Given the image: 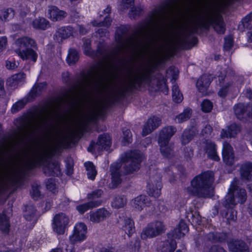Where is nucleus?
<instances>
[{
    "label": "nucleus",
    "instance_id": "nucleus-61",
    "mask_svg": "<svg viewBox=\"0 0 252 252\" xmlns=\"http://www.w3.org/2000/svg\"><path fill=\"white\" fill-rule=\"evenodd\" d=\"M228 86H225V87L222 88L219 92V95L221 97H224L226 95L227 93V88Z\"/></svg>",
    "mask_w": 252,
    "mask_h": 252
},
{
    "label": "nucleus",
    "instance_id": "nucleus-4",
    "mask_svg": "<svg viewBox=\"0 0 252 252\" xmlns=\"http://www.w3.org/2000/svg\"><path fill=\"white\" fill-rule=\"evenodd\" d=\"M14 45L15 53L22 60H30L34 62L36 61L37 54L31 49L35 46L33 39L28 37H21L15 41Z\"/></svg>",
    "mask_w": 252,
    "mask_h": 252
},
{
    "label": "nucleus",
    "instance_id": "nucleus-3",
    "mask_svg": "<svg viewBox=\"0 0 252 252\" xmlns=\"http://www.w3.org/2000/svg\"><path fill=\"white\" fill-rule=\"evenodd\" d=\"M214 176L212 172L203 173L193 178L190 186L187 189L188 192L194 195L210 197L214 193Z\"/></svg>",
    "mask_w": 252,
    "mask_h": 252
},
{
    "label": "nucleus",
    "instance_id": "nucleus-47",
    "mask_svg": "<svg viewBox=\"0 0 252 252\" xmlns=\"http://www.w3.org/2000/svg\"><path fill=\"white\" fill-rule=\"evenodd\" d=\"M134 0H122L118 5L119 9L123 11L131 7L134 4Z\"/></svg>",
    "mask_w": 252,
    "mask_h": 252
},
{
    "label": "nucleus",
    "instance_id": "nucleus-41",
    "mask_svg": "<svg viewBox=\"0 0 252 252\" xmlns=\"http://www.w3.org/2000/svg\"><path fill=\"white\" fill-rule=\"evenodd\" d=\"M176 247L175 241L172 240L170 243L166 242L163 243L160 249V252H173Z\"/></svg>",
    "mask_w": 252,
    "mask_h": 252
},
{
    "label": "nucleus",
    "instance_id": "nucleus-31",
    "mask_svg": "<svg viewBox=\"0 0 252 252\" xmlns=\"http://www.w3.org/2000/svg\"><path fill=\"white\" fill-rule=\"evenodd\" d=\"M209 75L205 74L202 75L196 82V87L201 91L203 88H206L209 85L211 81Z\"/></svg>",
    "mask_w": 252,
    "mask_h": 252
},
{
    "label": "nucleus",
    "instance_id": "nucleus-38",
    "mask_svg": "<svg viewBox=\"0 0 252 252\" xmlns=\"http://www.w3.org/2000/svg\"><path fill=\"white\" fill-rule=\"evenodd\" d=\"M214 29L219 34L224 33L225 29L221 18H218L214 22Z\"/></svg>",
    "mask_w": 252,
    "mask_h": 252
},
{
    "label": "nucleus",
    "instance_id": "nucleus-50",
    "mask_svg": "<svg viewBox=\"0 0 252 252\" xmlns=\"http://www.w3.org/2000/svg\"><path fill=\"white\" fill-rule=\"evenodd\" d=\"M26 103L23 100H20L14 104L11 108V112L13 113H16L22 109L25 105Z\"/></svg>",
    "mask_w": 252,
    "mask_h": 252
},
{
    "label": "nucleus",
    "instance_id": "nucleus-59",
    "mask_svg": "<svg viewBox=\"0 0 252 252\" xmlns=\"http://www.w3.org/2000/svg\"><path fill=\"white\" fill-rule=\"evenodd\" d=\"M90 41L89 40L86 41V43H84V52L86 55H89L90 52Z\"/></svg>",
    "mask_w": 252,
    "mask_h": 252
},
{
    "label": "nucleus",
    "instance_id": "nucleus-60",
    "mask_svg": "<svg viewBox=\"0 0 252 252\" xmlns=\"http://www.w3.org/2000/svg\"><path fill=\"white\" fill-rule=\"evenodd\" d=\"M7 43V39L5 37L0 38V50H2L6 46Z\"/></svg>",
    "mask_w": 252,
    "mask_h": 252
},
{
    "label": "nucleus",
    "instance_id": "nucleus-27",
    "mask_svg": "<svg viewBox=\"0 0 252 252\" xmlns=\"http://www.w3.org/2000/svg\"><path fill=\"white\" fill-rule=\"evenodd\" d=\"M209 17L202 11L199 10L195 18V22L196 25L199 27H204L208 20Z\"/></svg>",
    "mask_w": 252,
    "mask_h": 252
},
{
    "label": "nucleus",
    "instance_id": "nucleus-64",
    "mask_svg": "<svg viewBox=\"0 0 252 252\" xmlns=\"http://www.w3.org/2000/svg\"><path fill=\"white\" fill-rule=\"evenodd\" d=\"M211 252H225V250L221 247H213Z\"/></svg>",
    "mask_w": 252,
    "mask_h": 252
},
{
    "label": "nucleus",
    "instance_id": "nucleus-32",
    "mask_svg": "<svg viewBox=\"0 0 252 252\" xmlns=\"http://www.w3.org/2000/svg\"><path fill=\"white\" fill-rule=\"evenodd\" d=\"M33 27L35 29L44 30L49 25V22L44 18H38L32 22Z\"/></svg>",
    "mask_w": 252,
    "mask_h": 252
},
{
    "label": "nucleus",
    "instance_id": "nucleus-24",
    "mask_svg": "<svg viewBox=\"0 0 252 252\" xmlns=\"http://www.w3.org/2000/svg\"><path fill=\"white\" fill-rule=\"evenodd\" d=\"M95 116V114L93 112L91 114H84L82 115L79 120L80 129L83 131L87 124L91 121Z\"/></svg>",
    "mask_w": 252,
    "mask_h": 252
},
{
    "label": "nucleus",
    "instance_id": "nucleus-44",
    "mask_svg": "<svg viewBox=\"0 0 252 252\" xmlns=\"http://www.w3.org/2000/svg\"><path fill=\"white\" fill-rule=\"evenodd\" d=\"M194 135V128L191 129H186L184 132L182 136V142L184 144H186L189 142Z\"/></svg>",
    "mask_w": 252,
    "mask_h": 252
},
{
    "label": "nucleus",
    "instance_id": "nucleus-30",
    "mask_svg": "<svg viewBox=\"0 0 252 252\" xmlns=\"http://www.w3.org/2000/svg\"><path fill=\"white\" fill-rule=\"evenodd\" d=\"M126 204V199L124 196H118L114 198L111 203V206L115 209L124 207Z\"/></svg>",
    "mask_w": 252,
    "mask_h": 252
},
{
    "label": "nucleus",
    "instance_id": "nucleus-34",
    "mask_svg": "<svg viewBox=\"0 0 252 252\" xmlns=\"http://www.w3.org/2000/svg\"><path fill=\"white\" fill-rule=\"evenodd\" d=\"M101 147L105 150H108L111 145V139L108 135H103L99 137L97 141Z\"/></svg>",
    "mask_w": 252,
    "mask_h": 252
},
{
    "label": "nucleus",
    "instance_id": "nucleus-58",
    "mask_svg": "<svg viewBox=\"0 0 252 252\" xmlns=\"http://www.w3.org/2000/svg\"><path fill=\"white\" fill-rule=\"evenodd\" d=\"M46 186L47 189L52 191H54L56 188L55 184H53L52 180H49L47 183Z\"/></svg>",
    "mask_w": 252,
    "mask_h": 252
},
{
    "label": "nucleus",
    "instance_id": "nucleus-23",
    "mask_svg": "<svg viewBox=\"0 0 252 252\" xmlns=\"http://www.w3.org/2000/svg\"><path fill=\"white\" fill-rule=\"evenodd\" d=\"M59 36L62 38H66L71 36H75L77 34V30L74 31L72 27H67L60 29L58 31Z\"/></svg>",
    "mask_w": 252,
    "mask_h": 252
},
{
    "label": "nucleus",
    "instance_id": "nucleus-37",
    "mask_svg": "<svg viewBox=\"0 0 252 252\" xmlns=\"http://www.w3.org/2000/svg\"><path fill=\"white\" fill-rule=\"evenodd\" d=\"M172 98L176 103H180L183 99V96L177 85H173L172 87Z\"/></svg>",
    "mask_w": 252,
    "mask_h": 252
},
{
    "label": "nucleus",
    "instance_id": "nucleus-54",
    "mask_svg": "<svg viewBox=\"0 0 252 252\" xmlns=\"http://www.w3.org/2000/svg\"><path fill=\"white\" fill-rule=\"evenodd\" d=\"M233 44V41L231 36H229L225 38L224 47L226 50L230 49Z\"/></svg>",
    "mask_w": 252,
    "mask_h": 252
},
{
    "label": "nucleus",
    "instance_id": "nucleus-29",
    "mask_svg": "<svg viewBox=\"0 0 252 252\" xmlns=\"http://www.w3.org/2000/svg\"><path fill=\"white\" fill-rule=\"evenodd\" d=\"M189 231V228L185 222L181 220L175 229V234L178 237H181Z\"/></svg>",
    "mask_w": 252,
    "mask_h": 252
},
{
    "label": "nucleus",
    "instance_id": "nucleus-1",
    "mask_svg": "<svg viewBox=\"0 0 252 252\" xmlns=\"http://www.w3.org/2000/svg\"><path fill=\"white\" fill-rule=\"evenodd\" d=\"M166 16L162 8L155 10L151 16L149 27L140 33V37H136L126 45L135 50H146L150 48L152 41L160 36L163 30Z\"/></svg>",
    "mask_w": 252,
    "mask_h": 252
},
{
    "label": "nucleus",
    "instance_id": "nucleus-13",
    "mask_svg": "<svg viewBox=\"0 0 252 252\" xmlns=\"http://www.w3.org/2000/svg\"><path fill=\"white\" fill-rule=\"evenodd\" d=\"M201 147L205 152L208 156L214 160L219 159V157L217 155L215 144L211 141L205 140L201 144Z\"/></svg>",
    "mask_w": 252,
    "mask_h": 252
},
{
    "label": "nucleus",
    "instance_id": "nucleus-22",
    "mask_svg": "<svg viewBox=\"0 0 252 252\" xmlns=\"http://www.w3.org/2000/svg\"><path fill=\"white\" fill-rule=\"evenodd\" d=\"M111 11V8L110 6H107L103 11V13H104V20L103 22H101L99 23H97L96 21H94L93 22V24L94 26H99V27H107L109 26L111 24V20L110 17L108 16V15L110 13Z\"/></svg>",
    "mask_w": 252,
    "mask_h": 252
},
{
    "label": "nucleus",
    "instance_id": "nucleus-55",
    "mask_svg": "<svg viewBox=\"0 0 252 252\" xmlns=\"http://www.w3.org/2000/svg\"><path fill=\"white\" fill-rule=\"evenodd\" d=\"M31 194L33 199H37L40 196V191L38 187L33 186L31 191Z\"/></svg>",
    "mask_w": 252,
    "mask_h": 252
},
{
    "label": "nucleus",
    "instance_id": "nucleus-35",
    "mask_svg": "<svg viewBox=\"0 0 252 252\" xmlns=\"http://www.w3.org/2000/svg\"><path fill=\"white\" fill-rule=\"evenodd\" d=\"M101 76L98 70H97L95 73L91 75L90 78H89L87 82L88 85L97 86L101 79Z\"/></svg>",
    "mask_w": 252,
    "mask_h": 252
},
{
    "label": "nucleus",
    "instance_id": "nucleus-33",
    "mask_svg": "<svg viewBox=\"0 0 252 252\" xmlns=\"http://www.w3.org/2000/svg\"><path fill=\"white\" fill-rule=\"evenodd\" d=\"M44 172L48 175H58L60 172V167L58 164L50 163L44 169Z\"/></svg>",
    "mask_w": 252,
    "mask_h": 252
},
{
    "label": "nucleus",
    "instance_id": "nucleus-20",
    "mask_svg": "<svg viewBox=\"0 0 252 252\" xmlns=\"http://www.w3.org/2000/svg\"><path fill=\"white\" fill-rule=\"evenodd\" d=\"M250 106L246 107L243 104H239L234 107V112L237 118L239 119H243L248 115V111L250 110ZM249 116L250 115L249 114Z\"/></svg>",
    "mask_w": 252,
    "mask_h": 252
},
{
    "label": "nucleus",
    "instance_id": "nucleus-2",
    "mask_svg": "<svg viewBox=\"0 0 252 252\" xmlns=\"http://www.w3.org/2000/svg\"><path fill=\"white\" fill-rule=\"evenodd\" d=\"M143 158V155L139 152H130L126 153L122 157V165L119 163L112 164L110 167L112 181L109 185L110 187L115 188L121 183L120 168L122 165L125 168L126 173H131L139 169L140 162Z\"/></svg>",
    "mask_w": 252,
    "mask_h": 252
},
{
    "label": "nucleus",
    "instance_id": "nucleus-11",
    "mask_svg": "<svg viewBox=\"0 0 252 252\" xmlns=\"http://www.w3.org/2000/svg\"><path fill=\"white\" fill-rule=\"evenodd\" d=\"M222 155L223 160L227 165H232L236 160L233 148L228 143L224 142L223 144Z\"/></svg>",
    "mask_w": 252,
    "mask_h": 252
},
{
    "label": "nucleus",
    "instance_id": "nucleus-17",
    "mask_svg": "<svg viewBox=\"0 0 252 252\" xmlns=\"http://www.w3.org/2000/svg\"><path fill=\"white\" fill-rule=\"evenodd\" d=\"M131 206L137 211H141L146 206H148L150 202L148 197L144 195H140L131 201Z\"/></svg>",
    "mask_w": 252,
    "mask_h": 252
},
{
    "label": "nucleus",
    "instance_id": "nucleus-28",
    "mask_svg": "<svg viewBox=\"0 0 252 252\" xmlns=\"http://www.w3.org/2000/svg\"><path fill=\"white\" fill-rule=\"evenodd\" d=\"M84 165L88 178L92 180H94L97 174V171L94 164L91 161H88L84 163Z\"/></svg>",
    "mask_w": 252,
    "mask_h": 252
},
{
    "label": "nucleus",
    "instance_id": "nucleus-16",
    "mask_svg": "<svg viewBox=\"0 0 252 252\" xmlns=\"http://www.w3.org/2000/svg\"><path fill=\"white\" fill-rule=\"evenodd\" d=\"M161 123V121L158 117H153L149 119L144 125L142 135L145 136L151 133L154 129L158 127Z\"/></svg>",
    "mask_w": 252,
    "mask_h": 252
},
{
    "label": "nucleus",
    "instance_id": "nucleus-36",
    "mask_svg": "<svg viewBox=\"0 0 252 252\" xmlns=\"http://www.w3.org/2000/svg\"><path fill=\"white\" fill-rule=\"evenodd\" d=\"M79 56L77 51L73 49L69 50L67 62L70 65L75 63L78 60Z\"/></svg>",
    "mask_w": 252,
    "mask_h": 252
},
{
    "label": "nucleus",
    "instance_id": "nucleus-14",
    "mask_svg": "<svg viewBox=\"0 0 252 252\" xmlns=\"http://www.w3.org/2000/svg\"><path fill=\"white\" fill-rule=\"evenodd\" d=\"M49 116L44 114L39 116L34 122L32 128L35 131H42L47 128Z\"/></svg>",
    "mask_w": 252,
    "mask_h": 252
},
{
    "label": "nucleus",
    "instance_id": "nucleus-8",
    "mask_svg": "<svg viewBox=\"0 0 252 252\" xmlns=\"http://www.w3.org/2000/svg\"><path fill=\"white\" fill-rule=\"evenodd\" d=\"M164 231V226L161 221H156L149 224L141 233L143 239L155 237Z\"/></svg>",
    "mask_w": 252,
    "mask_h": 252
},
{
    "label": "nucleus",
    "instance_id": "nucleus-6",
    "mask_svg": "<svg viewBox=\"0 0 252 252\" xmlns=\"http://www.w3.org/2000/svg\"><path fill=\"white\" fill-rule=\"evenodd\" d=\"M176 129L173 126L164 127L159 133L158 143L161 154L164 157H169L173 152V147L169 143L170 138L174 135Z\"/></svg>",
    "mask_w": 252,
    "mask_h": 252
},
{
    "label": "nucleus",
    "instance_id": "nucleus-52",
    "mask_svg": "<svg viewBox=\"0 0 252 252\" xmlns=\"http://www.w3.org/2000/svg\"><path fill=\"white\" fill-rule=\"evenodd\" d=\"M123 142L124 144L129 143L131 142V133L129 130L126 129L123 132Z\"/></svg>",
    "mask_w": 252,
    "mask_h": 252
},
{
    "label": "nucleus",
    "instance_id": "nucleus-46",
    "mask_svg": "<svg viewBox=\"0 0 252 252\" xmlns=\"http://www.w3.org/2000/svg\"><path fill=\"white\" fill-rule=\"evenodd\" d=\"M14 15V11L12 9H7L0 12V19L4 21L8 20L12 18Z\"/></svg>",
    "mask_w": 252,
    "mask_h": 252
},
{
    "label": "nucleus",
    "instance_id": "nucleus-12",
    "mask_svg": "<svg viewBox=\"0 0 252 252\" xmlns=\"http://www.w3.org/2000/svg\"><path fill=\"white\" fill-rule=\"evenodd\" d=\"M111 213L105 208L97 209L90 213V220L94 223H98L108 219Z\"/></svg>",
    "mask_w": 252,
    "mask_h": 252
},
{
    "label": "nucleus",
    "instance_id": "nucleus-53",
    "mask_svg": "<svg viewBox=\"0 0 252 252\" xmlns=\"http://www.w3.org/2000/svg\"><path fill=\"white\" fill-rule=\"evenodd\" d=\"M252 14L250 13L242 19L241 24L244 28H247L249 26L252 20Z\"/></svg>",
    "mask_w": 252,
    "mask_h": 252
},
{
    "label": "nucleus",
    "instance_id": "nucleus-48",
    "mask_svg": "<svg viewBox=\"0 0 252 252\" xmlns=\"http://www.w3.org/2000/svg\"><path fill=\"white\" fill-rule=\"evenodd\" d=\"M191 115V109H186L181 114H180L177 119L179 123L183 122L189 119Z\"/></svg>",
    "mask_w": 252,
    "mask_h": 252
},
{
    "label": "nucleus",
    "instance_id": "nucleus-15",
    "mask_svg": "<svg viewBox=\"0 0 252 252\" xmlns=\"http://www.w3.org/2000/svg\"><path fill=\"white\" fill-rule=\"evenodd\" d=\"M66 13L55 6H50L47 10V17L53 21L61 20L65 17Z\"/></svg>",
    "mask_w": 252,
    "mask_h": 252
},
{
    "label": "nucleus",
    "instance_id": "nucleus-57",
    "mask_svg": "<svg viewBox=\"0 0 252 252\" xmlns=\"http://www.w3.org/2000/svg\"><path fill=\"white\" fill-rule=\"evenodd\" d=\"M10 179V174L8 171H6L3 175H1V180L3 183L5 184Z\"/></svg>",
    "mask_w": 252,
    "mask_h": 252
},
{
    "label": "nucleus",
    "instance_id": "nucleus-25",
    "mask_svg": "<svg viewBox=\"0 0 252 252\" xmlns=\"http://www.w3.org/2000/svg\"><path fill=\"white\" fill-rule=\"evenodd\" d=\"M100 203V201H97L95 202L91 201L83 204L77 205L76 207V209L79 213L83 214L91 208L97 206L99 205Z\"/></svg>",
    "mask_w": 252,
    "mask_h": 252
},
{
    "label": "nucleus",
    "instance_id": "nucleus-26",
    "mask_svg": "<svg viewBox=\"0 0 252 252\" xmlns=\"http://www.w3.org/2000/svg\"><path fill=\"white\" fill-rule=\"evenodd\" d=\"M241 174L243 178L252 180V163H246L241 167Z\"/></svg>",
    "mask_w": 252,
    "mask_h": 252
},
{
    "label": "nucleus",
    "instance_id": "nucleus-62",
    "mask_svg": "<svg viewBox=\"0 0 252 252\" xmlns=\"http://www.w3.org/2000/svg\"><path fill=\"white\" fill-rule=\"evenodd\" d=\"M16 66V63L15 62H12L11 61H7L6 62V67L7 69H12Z\"/></svg>",
    "mask_w": 252,
    "mask_h": 252
},
{
    "label": "nucleus",
    "instance_id": "nucleus-56",
    "mask_svg": "<svg viewBox=\"0 0 252 252\" xmlns=\"http://www.w3.org/2000/svg\"><path fill=\"white\" fill-rule=\"evenodd\" d=\"M102 193L103 191L101 190H96L94 191L92 194H90L89 198L92 199H95L100 197L102 194Z\"/></svg>",
    "mask_w": 252,
    "mask_h": 252
},
{
    "label": "nucleus",
    "instance_id": "nucleus-63",
    "mask_svg": "<svg viewBox=\"0 0 252 252\" xmlns=\"http://www.w3.org/2000/svg\"><path fill=\"white\" fill-rule=\"evenodd\" d=\"M212 131V127L210 126H206L205 128L202 130V134H210Z\"/></svg>",
    "mask_w": 252,
    "mask_h": 252
},
{
    "label": "nucleus",
    "instance_id": "nucleus-51",
    "mask_svg": "<svg viewBox=\"0 0 252 252\" xmlns=\"http://www.w3.org/2000/svg\"><path fill=\"white\" fill-rule=\"evenodd\" d=\"M213 107V104L211 101L208 100H204L201 104L202 110L204 112H210Z\"/></svg>",
    "mask_w": 252,
    "mask_h": 252
},
{
    "label": "nucleus",
    "instance_id": "nucleus-5",
    "mask_svg": "<svg viewBox=\"0 0 252 252\" xmlns=\"http://www.w3.org/2000/svg\"><path fill=\"white\" fill-rule=\"evenodd\" d=\"M237 181L234 180L230 186L228 193L226 195L223 204L226 208L232 207L237 203H243L247 199L246 190L239 189L237 186Z\"/></svg>",
    "mask_w": 252,
    "mask_h": 252
},
{
    "label": "nucleus",
    "instance_id": "nucleus-39",
    "mask_svg": "<svg viewBox=\"0 0 252 252\" xmlns=\"http://www.w3.org/2000/svg\"><path fill=\"white\" fill-rule=\"evenodd\" d=\"M180 2L182 4L185 3H189L190 4L193 5L195 2H199L201 0H179ZM232 0H218V4L221 7L227 6L230 3Z\"/></svg>",
    "mask_w": 252,
    "mask_h": 252
},
{
    "label": "nucleus",
    "instance_id": "nucleus-9",
    "mask_svg": "<svg viewBox=\"0 0 252 252\" xmlns=\"http://www.w3.org/2000/svg\"><path fill=\"white\" fill-rule=\"evenodd\" d=\"M87 227L83 222H79L75 224L72 235L70 236V241L73 242H81L86 238Z\"/></svg>",
    "mask_w": 252,
    "mask_h": 252
},
{
    "label": "nucleus",
    "instance_id": "nucleus-18",
    "mask_svg": "<svg viewBox=\"0 0 252 252\" xmlns=\"http://www.w3.org/2000/svg\"><path fill=\"white\" fill-rule=\"evenodd\" d=\"M121 229L128 236L135 232L134 221L129 218H126L119 221Z\"/></svg>",
    "mask_w": 252,
    "mask_h": 252
},
{
    "label": "nucleus",
    "instance_id": "nucleus-45",
    "mask_svg": "<svg viewBox=\"0 0 252 252\" xmlns=\"http://www.w3.org/2000/svg\"><path fill=\"white\" fill-rule=\"evenodd\" d=\"M155 91H161L164 94H167L168 92V89L167 87L165 79L162 78V79L157 82L156 87L154 89Z\"/></svg>",
    "mask_w": 252,
    "mask_h": 252
},
{
    "label": "nucleus",
    "instance_id": "nucleus-42",
    "mask_svg": "<svg viewBox=\"0 0 252 252\" xmlns=\"http://www.w3.org/2000/svg\"><path fill=\"white\" fill-rule=\"evenodd\" d=\"M35 215V210L33 206L26 207L24 217L25 219L29 221L34 220Z\"/></svg>",
    "mask_w": 252,
    "mask_h": 252
},
{
    "label": "nucleus",
    "instance_id": "nucleus-43",
    "mask_svg": "<svg viewBox=\"0 0 252 252\" xmlns=\"http://www.w3.org/2000/svg\"><path fill=\"white\" fill-rule=\"evenodd\" d=\"M9 223L8 218L4 215L0 217V228L4 232L6 233L9 229Z\"/></svg>",
    "mask_w": 252,
    "mask_h": 252
},
{
    "label": "nucleus",
    "instance_id": "nucleus-19",
    "mask_svg": "<svg viewBox=\"0 0 252 252\" xmlns=\"http://www.w3.org/2000/svg\"><path fill=\"white\" fill-rule=\"evenodd\" d=\"M228 247L230 250L233 252H248V247L243 241L230 242L228 244Z\"/></svg>",
    "mask_w": 252,
    "mask_h": 252
},
{
    "label": "nucleus",
    "instance_id": "nucleus-40",
    "mask_svg": "<svg viewBox=\"0 0 252 252\" xmlns=\"http://www.w3.org/2000/svg\"><path fill=\"white\" fill-rule=\"evenodd\" d=\"M25 78V75L23 73L15 74L9 78L7 80V84H11V81H15L14 83L17 85L20 84Z\"/></svg>",
    "mask_w": 252,
    "mask_h": 252
},
{
    "label": "nucleus",
    "instance_id": "nucleus-10",
    "mask_svg": "<svg viewBox=\"0 0 252 252\" xmlns=\"http://www.w3.org/2000/svg\"><path fill=\"white\" fill-rule=\"evenodd\" d=\"M162 185L160 175L155 177H151L148 184V193L149 195L158 197L160 194Z\"/></svg>",
    "mask_w": 252,
    "mask_h": 252
},
{
    "label": "nucleus",
    "instance_id": "nucleus-7",
    "mask_svg": "<svg viewBox=\"0 0 252 252\" xmlns=\"http://www.w3.org/2000/svg\"><path fill=\"white\" fill-rule=\"evenodd\" d=\"M69 222V219L65 214L61 213L56 214L53 219V228L59 234H63Z\"/></svg>",
    "mask_w": 252,
    "mask_h": 252
},
{
    "label": "nucleus",
    "instance_id": "nucleus-21",
    "mask_svg": "<svg viewBox=\"0 0 252 252\" xmlns=\"http://www.w3.org/2000/svg\"><path fill=\"white\" fill-rule=\"evenodd\" d=\"M240 131V127L235 124L231 125L227 130L222 129L220 136L222 138H230L235 136Z\"/></svg>",
    "mask_w": 252,
    "mask_h": 252
},
{
    "label": "nucleus",
    "instance_id": "nucleus-49",
    "mask_svg": "<svg viewBox=\"0 0 252 252\" xmlns=\"http://www.w3.org/2000/svg\"><path fill=\"white\" fill-rule=\"evenodd\" d=\"M103 149L98 142L96 143H92L89 147L88 150V151L93 153H99Z\"/></svg>",
    "mask_w": 252,
    "mask_h": 252
}]
</instances>
